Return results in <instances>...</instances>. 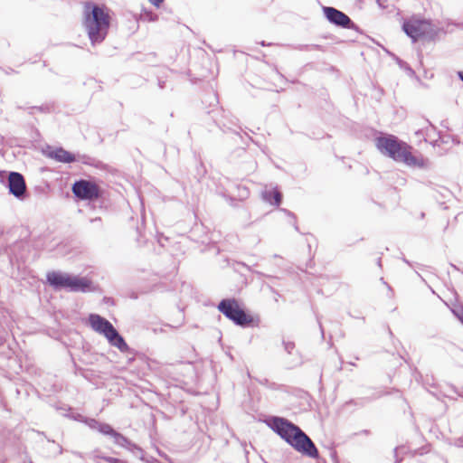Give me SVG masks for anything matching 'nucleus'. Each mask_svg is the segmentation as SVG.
<instances>
[{
  "instance_id": "nucleus-12",
  "label": "nucleus",
  "mask_w": 463,
  "mask_h": 463,
  "mask_svg": "<svg viewBox=\"0 0 463 463\" xmlns=\"http://www.w3.org/2000/svg\"><path fill=\"white\" fill-rule=\"evenodd\" d=\"M369 135L372 138H369L367 141L375 142L376 145H398V140L394 136L383 134L381 132H376L374 130H369Z\"/></svg>"
},
{
  "instance_id": "nucleus-15",
  "label": "nucleus",
  "mask_w": 463,
  "mask_h": 463,
  "mask_svg": "<svg viewBox=\"0 0 463 463\" xmlns=\"http://www.w3.org/2000/svg\"><path fill=\"white\" fill-rule=\"evenodd\" d=\"M270 196L272 197L273 203L276 205H279L282 200V195L278 190H274L270 193Z\"/></svg>"
},
{
  "instance_id": "nucleus-18",
  "label": "nucleus",
  "mask_w": 463,
  "mask_h": 463,
  "mask_svg": "<svg viewBox=\"0 0 463 463\" xmlns=\"http://www.w3.org/2000/svg\"><path fill=\"white\" fill-rule=\"evenodd\" d=\"M149 2L158 7L159 5L163 2V0H149Z\"/></svg>"
},
{
  "instance_id": "nucleus-16",
  "label": "nucleus",
  "mask_w": 463,
  "mask_h": 463,
  "mask_svg": "<svg viewBox=\"0 0 463 463\" xmlns=\"http://www.w3.org/2000/svg\"><path fill=\"white\" fill-rule=\"evenodd\" d=\"M453 313L463 324V307H456L453 309Z\"/></svg>"
},
{
  "instance_id": "nucleus-3",
  "label": "nucleus",
  "mask_w": 463,
  "mask_h": 463,
  "mask_svg": "<svg viewBox=\"0 0 463 463\" xmlns=\"http://www.w3.org/2000/svg\"><path fill=\"white\" fill-rule=\"evenodd\" d=\"M403 31L413 42L420 40L434 41L442 29L427 20L411 18L403 24Z\"/></svg>"
},
{
  "instance_id": "nucleus-11",
  "label": "nucleus",
  "mask_w": 463,
  "mask_h": 463,
  "mask_svg": "<svg viewBox=\"0 0 463 463\" xmlns=\"http://www.w3.org/2000/svg\"><path fill=\"white\" fill-rule=\"evenodd\" d=\"M48 283L54 288H68L70 275L57 271L48 272L46 275Z\"/></svg>"
},
{
  "instance_id": "nucleus-6",
  "label": "nucleus",
  "mask_w": 463,
  "mask_h": 463,
  "mask_svg": "<svg viewBox=\"0 0 463 463\" xmlns=\"http://www.w3.org/2000/svg\"><path fill=\"white\" fill-rule=\"evenodd\" d=\"M73 194L80 200L94 201L100 197L101 190L99 186L90 181L80 180L72 185Z\"/></svg>"
},
{
  "instance_id": "nucleus-13",
  "label": "nucleus",
  "mask_w": 463,
  "mask_h": 463,
  "mask_svg": "<svg viewBox=\"0 0 463 463\" xmlns=\"http://www.w3.org/2000/svg\"><path fill=\"white\" fill-rule=\"evenodd\" d=\"M48 156L53 157L55 160L63 163H71L75 160V157L70 152L64 150L61 146L55 147L54 150L49 151Z\"/></svg>"
},
{
  "instance_id": "nucleus-10",
  "label": "nucleus",
  "mask_w": 463,
  "mask_h": 463,
  "mask_svg": "<svg viewBox=\"0 0 463 463\" xmlns=\"http://www.w3.org/2000/svg\"><path fill=\"white\" fill-rule=\"evenodd\" d=\"M325 14L326 18L333 24L347 27L351 23L349 17L344 13L333 8V7H326L324 9Z\"/></svg>"
},
{
  "instance_id": "nucleus-1",
  "label": "nucleus",
  "mask_w": 463,
  "mask_h": 463,
  "mask_svg": "<svg viewBox=\"0 0 463 463\" xmlns=\"http://www.w3.org/2000/svg\"><path fill=\"white\" fill-rule=\"evenodd\" d=\"M271 428L298 452L310 458H318V450L313 441L295 424L284 418H273Z\"/></svg>"
},
{
  "instance_id": "nucleus-14",
  "label": "nucleus",
  "mask_w": 463,
  "mask_h": 463,
  "mask_svg": "<svg viewBox=\"0 0 463 463\" xmlns=\"http://www.w3.org/2000/svg\"><path fill=\"white\" fill-rule=\"evenodd\" d=\"M99 431L106 435H111V436H118V433H117L111 426L108 424H103L99 427Z\"/></svg>"
},
{
  "instance_id": "nucleus-17",
  "label": "nucleus",
  "mask_w": 463,
  "mask_h": 463,
  "mask_svg": "<svg viewBox=\"0 0 463 463\" xmlns=\"http://www.w3.org/2000/svg\"><path fill=\"white\" fill-rule=\"evenodd\" d=\"M100 458H102L103 460H105L108 463H127V461H125V460L112 458V457H100Z\"/></svg>"
},
{
  "instance_id": "nucleus-19",
  "label": "nucleus",
  "mask_w": 463,
  "mask_h": 463,
  "mask_svg": "<svg viewBox=\"0 0 463 463\" xmlns=\"http://www.w3.org/2000/svg\"><path fill=\"white\" fill-rule=\"evenodd\" d=\"M458 77L460 78V80L463 81V71H459L458 72Z\"/></svg>"
},
{
  "instance_id": "nucleus-4",
  "label": "nucleus",
  "mask_w": 463,
  "mask_h": 463,
  "mask_svg": "<svg viewBox=\"0 0 463 463\" xmlns=\"http://www.w3.org/2000/svg\"><path fill=\"white\" fill-rule=\"evenodd\" d=\"M89 322L92 329L103 335L112 345L118 347L121 351L128 348V345L123 337L119 335L109 320L99 315L91 314L89 317Z\"/></svg>"
},
{
  "instance_id": "nucleus-9",
  "label": "nucleus",
  "mask_w": 463,
  "mask_h": 463,
  "mask_svg": "<svg viewBox=\"0 0 463 463\" xmlns=\"http://www.w3.org/2000/svg\"><path fill=\"white\" fill-rule=\"evenodd\" d=\"M68 288L71 291H81V292L95 290V288L93 287V283H92L91 279H90L86 277L80 278V277L71 276V275H70Z\"/></svg>"
},
{
  "instance_id": "nucleus-5",
  "label": "nucleus",
  "mask_w": 463,
  "mask_h": 463,
  "mask_svg": "<svg viewBox=\"0 0 463 463\" xmlns=\"http://www.w3.org/2000/svg\"><path fill=\"white\" fill-rule=\"evenodd\" d=\"M218 310L236 325L241 326H250L254 322L253 317L246 313L235 298L222 299L218 305Z\"/></svg>"
},
{
  "instance_id": "nucleus-7",
  "label": "nucleus",
  "mask_w": 463,
  "mask_h": 463,
  "mask_svg": "<svg viewBox=\"0 0 463 463\" xmlns=\"http://www.w3.org/2000/svg\"><path fill=\"white\" fill-rule=\"evenodd\" d=\"M381 152L393 158L395 161L402 162L410 165H420V161L409 151L410 146H379Z\"/></svg>"
},
{
  "instance_id": "nucleus-2",
  "label": "nucleus",
  "mask_w": 463,
  "mask_h": 463,
  "mask_svg": "<svg viewBox=\"0 0 463 463\" xmlns=\"http://www.w3.org/2000/svg\"><path fill=\"white\" fill-rule=\"evenodd\" d=\"M84 13V26L90 40L92 43H100L104 40L109 26L108 14L102 8L90 4L85 6Z\"/></svg>"
},
{
  "instance_id": "nucleus-8",
  "label": "nucleus",
  "mask_w": 463,
  "mask_h": 463,
  "mask_svg": "<svg viewBox=\"0 0 463 463\" xmlns=\"http://www.w3.org/2000/svg\"><path fill=\"white\" fill-rule=\"evenodd\" d=\"M9 191L16 197H21L26 191V184L24 176L17 172H11L8 176Z\"/></svg>"
}]
</instances>
